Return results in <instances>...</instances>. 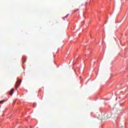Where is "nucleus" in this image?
<instances>
[{
  "mask_svg": "<svg viewBox=\"0 0 128 128\" xmlns=\"http://www.w3.org/2000/svg\"><path fill=\"white\" fill-rule=\"evenodd\" d=\"M77 10H80L78 9Z\"/></svg>",
  "mask_w": 128,
  "mask_h": 128,
  "instance_id": "obj_8",
  "label": "nucleus"
},
{
  "mask_svg": "<svg viewBox=\"0 0 128 128\" xmlns=\"http://www.w3.org/2000/svg\"><path fill=\"white\" fill-rule=\"evenodd\" d=\"M26 62H24L23 63Z\"/></svg>",
  "mask_w": 128,
  "mask_h": 128,
  "instance_id": "obj_9",
  "label": "nucleus"
},
{
  "mask_svg": "<svg viewBox=\"0 0 128 128\" xmlns=\"http://www.w3.org/2000/svg\"><path fill=\"white\" fill-rule=\"evenodd\" d=\"M23 60H26V58H23Z\"/></svg>",
  "mask_w": 128,
  "mask_h": 128,
  "instance_id": "obj_7",
  "label": "nucleus"
},
{
  "mask_svg": "<svg viewBox=\"0 0 128 128\" xmlns=\"http://www.w3.org/2000/svg\"><path fill=\"white\" fill-rule=\"evenodd\" d=\"M2 102H4V100H2L0 101V104H2Z\"/></svg>",
  "mask_w": 128,
  "mask_h": 128,
  "instance_id": "obj_4",
  "label": "nucleus"
},
{
  "mask_svg": "<svg viewBox=\"0 0 128 128\" xmlns=\"http://www.w3.org/2000/svg\"><path fill=\"white\" fill-rule=\"evenodd\" d=\"M68 14L65 18H68Z\"/></svg>",
  "mask_w": 128,
  "mask_h": 128,
  "instance_id": "obj_5",
  "label": "nucleus"
},
{
  "mask_svg": "<svg viewBox=\"0 0 128 128\" xmlns=\"http://www.w3.org/2000/svg\"><path fill=\"white\" fill-rule=\"evenodd\" d=\"M20 82H22V80H18L15 84L16 88H18V86H20Z\"/></svg>",
  "mask_w": 128,
  "mask_h": 128,
  "instance_id": "obj_2",
  "label": "nucleus"
},
{
  "mask_svg": "<svg viewBox=\"0 0 128 128\" xmlns=\"http://www.w3.org/2000/svg\"><path fill=\"white\" fill-rule=\"evenodd\" d=\"M76 12V11H74V12Z\"/></svg>",
  "mask_w": 128,
  "mask_h": 128,
  "instance_id": "obj_6",
  "label": "nucleus"
},
{
  "mask_svg": "<svg viewBox=\"0 0 128 128\" xmlns=\"http://www.w3.org/2000/svg\"><path fill=\"white\" fill-rule=\"evenodd\" d=\"M14 89L12 88L11 90L9 92V94L10 96H12V94H14Z\"/></svg>",
  "mask_w": 128,
  "mask_h": 128,
  "instance_id": "obj_3",
  "label": "nucleus"
},
{
  "mask_svg": "<svg viewBox=\"0 0 128 128\" xmlns=\"http://www.w3.org/2000/svg\"><path fill=\"white\" fill-rule=\"evenodd\" d=\"M112 118V113L111 112H106L104 114V120H108Z\"/></svg>",
  "mask_w": 128,
  "mask_h": 128,
  "instance_id": "obj_1",
  "label": "nucleus"
}]
</instances>
